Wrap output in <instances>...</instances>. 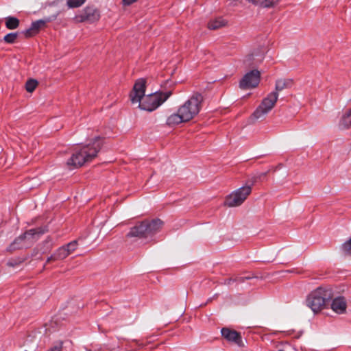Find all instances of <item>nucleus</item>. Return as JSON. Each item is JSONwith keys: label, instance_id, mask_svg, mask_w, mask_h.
Segmentation results:
<instances>
[{"label": "nucleus", "instance_id": "nucleus-8", "mask_svg": "<svg viewBox=\"0 0 351 351\" xmlns=\"http://www.w3.org/2000/svg\"><path fill=\"white\" fill-rule=\"evenodd\" d=\"M251 193L250 186H242L226 197L225 205L228 207L239 206L244 202Z\"/></svg>", "mask_w": 351, "mask_h": 351}, {"label": "nucleus", "instance_id": "nucleus-32", "mask_svg": "<svg viewBox=\"0 0 351 351\" xmlns=\"http://www.w3.org/2000/svg\"><path fill=\"white\" fill-rule=\"evenodd\" d=\"M253 58V54H250L247 56V59L245 60V62H247L248 60H251Z\"/></svg>", "mask_w": 351, "mask_h": 351}, {"label": "nucleus", "instance_id": "nucleus-9", "mask_svg": "<svg viewBox=\"0 0 351 351\" xmlns=\"http://www.w3.org/2000/svg\"><path fill=\"white\" fill-rule=\"evenodd\" d=\"M260 82V73L258 70L247 72L239 83L240 88L247 89L256 87Z\"/></svg>", "mask_w": 351, "mask_h": 351}, {"label": "nucleus", "instance_id": "nucleus-2", "mask_svg": "<svg viewBox=\"0 0 351 351\" xmlns=\"http://www.w3.org/2000/svg\"><path fill=\"white\" fill-rule=\"evenodd\" d=\"M162 223V221L159 219L151 221L145 220L132 227L127 233L126 237L128 239L134 238V241L138 239L149 241L161 229Z\"/></svg>", "mask_w": 351, "mask_h": 351}, {"label": "nucleus", "instance_id": "nucleus-18", "mask_svg": "<svg viewBox=\"0 0 351 351\" xmlns=\"http://www.w3.org/2000/svg\"><path fill=\"white\" fill-rule=\"evenodd\" d=\"M292 80L291 79H279L276 82L274 92H277L278 93V92L285 88H290Z\"/></svg>", "mask_w": 351, "mask_h": 351}, {"label": "nucleus", "instance_id": "nucleus-6", "mask_svg": "<svg viewBox=\"0 0 351 351\" xmlns=\"http://www.w3.org/2000/svg\"><path fill=\"white\" fill-rule=\"evenodd\" d=\"M171 94V91L166 93H158L156 91L154 93L145 95L140 101L138 102V107L145 111H154L163 104Z\"/></svg>", "mask_w": 351, "mask_h": 351}, {"label": "nucleus", "instance_id": "nucleus-11", "mask_svg": "<svg viewBox=\"0 0 351 351\" xmlns=\"http://www.w3.org/2000/svg\"><path fill=\"white\" fill-rule=\"evenodd\" d=\"M221 335L228 341L233 342L240 347L243 346L241 334L236 330L223 328L221 330Z\"/></svg>", "mask_w": 351, "mask_h": 351}, {"label": "nucleus", "instance_id": "nucleus-24", "mask_svg": "<svg viewBox=\"0 0 351 351\" xmlns=\"http://www.w3.org/2000/svg\"><path fill=\"white\" fill-rule=\"evenodd\" d=\"M85 1L86 0H67L66 4L69 8H75L80 7Z\"/></svg>", "mask_w": 351, "mask_h": 351}, {"label": "nucleus", "instance_id": "nucleus-17", "mask_svg": "<svg viewBox=\"0 0 351 351\" xmlns=\"http://www.w3.org/2000/svg\"><path fill=\"white\" fill-rule=\"evenodd\" d=\"M183 122H187L178 110L177 112L173 113L169 116L166 121V124L170 127L175 126Z\"/></svg>", "mask_w": 351, "mask_h": 351}, {"label": "nucleus", "instance_id": "nucleus-12", "mask_svg": "<svg viewBox=\"0 0 351 351\" xmlns=\"http://www.w3.org/2000/svg\"><path fill=\"white\" fill-rule=\"evenodd\" d=\"M80 21L95 22L99 19V13L97 9L93 7H86L82 14L79 16Z\"/></svg>", "mask_w": 351, "mask_h": 351}, {"label": "nucleus", "instance_id": "nucleus-19", "mask_svg": "<svg viewBox=\"0 0 351 351\" xmlns=\"http://www.w3.org/2000/svg\"><path fill=\"white\" fill-rule=\"evenodd\" d=\"M53 246V241L52 239L48 237L42 243L40 251L42 254H45L49 252Z\"/></svg>", "mask_w": 351, "mask_h": 351}, {"label": "nucleus", "instance_id": "nucleus-3", "mask_svg": "<svg viewBox=\"0 0 351 351\" xmlns=\"http://www.w3.org/2000/svg\"><path fill=\"white\" fill-rule=\"evenodd\" d=\"M48 231L46 226L38 227L27 230L25 232L18 237L8 247L10 252L28 248L35 243L41 235Z\"/></svg>", "mask_w": 351, "mask_h": 351}, {"label": "nucleus", "instance_id": "nucleus-23", "mask_svg": "<svg viewBox=\"0 0 351 351\" xmlns=\"http://www.w3.org/2000/svg\"><path fill=\"white\" fill-rule=\"evenodd\" d=\"M18 33L16 32H12L6 34L3 40L8 44H12L15 43L16 39L17 38Z\"/></svg>", "mask_w": 351, "mask_h": 351}, {"label": "nucleus", "instance_id": "nucleus-27", "mask_svg": "<svg viewBox=\"0 0 351 351\" xmlns=\"http://www.w3.org/2000/svg\"><path fill=\"white\" fill-rule=\"evenodd\" d=\"M256 176L254 174L252 176L250 177L247 182L245 186H250V188L252 189V187L259 180L257 178Z\"/></svg>", "mask_w": 351, "mask_h": 351}, {"label": "nucleus", "instance_id": "nucleus-7", "mask_svg": "<svg viewBox=\"0 0 351 351\" xmlns=\"http://www.w3.org/2000/svg\"><path fill=\"white\" fill-rule=\"evenodd\" d=\"M278 98L277 92L270 93L264 98L261 104L258 106L252 114V117L255 120L261 119L266 115L274 106Z\"/></svg>", "mask_w": 351, "mask_h": 351}, {"label": "nucleus", "instance_id": "nucleus-22", "mask_svg": "<svg viewBox=\"0 0 351 351\" xmlns=\"http://www.w3.org/2000/svg\"><path fill=\"white\" fill-rule=\"evenodd\" d=\"M38 85V82L36 80L30 79L27 81L25 84L26 90L29 93L33 92Z\"/></svg>", "mask_w": 351, "mask_h": 351}, {"label": "nucleus", "instance_id": "nucleus-25", "mask_svg": "<svg viewBox=\"0 0 351 351\" xmlns=\"http://www.w3.org/2000/svg\"><path fill=\"white\" fill-rule=\"evenodd\" d=\"M77 240H73L71 242L69 243L68 244L64 245L66 250H68V252L69 254H71L73 252H74L77 247Z\"/></svg>", "mask_w": 351, "mask_h": 351}, {"label": "nucleus", "instance_id": "nucleus-28", "mask_svg": "<svg viewBox=\"0 0 351 351\" xmlns=\"http://www.w3.org/2000/svg\"><path fill=\"white\" fill-rule=\"evenodd\" d=\"M251 278H252V277H250V276H245V277L241 276V277H237L235 279L230 278L228 280V284L230 285L231 282H237L239 283H243L245 282V280H249Z\"/></svg>", "mask_w": 351, "mask_h": 351}, {"label": "nucleus", "instance_id": "nucleus-21", "mask_svg": "<svg viewBox=\"0 0 351 351\" xmlns=\"http://www.w3.org/2000/svg\"><path fill=\"white\" fill-rule=\"evenodd\" d=\"M19 25V20L14 16L5 18V26L9 29H16Z\"/></svg>", "mask_w": 351, "mask_h": 351}, {"label": "nucleus", "instance_id": "nucleus-15", "mask_svg": "<svg viewBox=\"0 0 351 351\" xmlns=\"http://www.w3.org/2000/svg\"><path fill=\"white\" fill-rule=\"evenodd\" d=\"M45 23H46V21L43 20V19H40V20L34 21V22H32L30 27L25 29L23 32V34H25V36L26 37H30L33 34L37 33L38 31L39 30V29L41 27L44 26L45 25Z\"/></svg>", "mask_w": 351, "mask_h": 351}, {"label": "nucleus", "instance_id": "nucleus-30", "mask_svg": "<svg viewBox=\"0 0 351 351\" xmlns=\"http://www.w3.org/2000/svg\"><path fill=\"white\" fill-rule=\"evenodd\" d=\"M136 0H123V3L125 5H130L134 2H135Z\"/></svg>", "mask_w": 351, "mask_h": 351}, {"label": "nucleus", "instance_id": "nucleus-29", "mask_svg": "<svg viewBox=\"0 0 351 351\" xmlns=\"http://www.w3.org/2000/svg\"><path fill=\"white\" fill-rule=\"evenodd\" d=\"M267 172H261V173H257L255 175L256 176V177H258L257 178L260 181L263 178H265L267 176Z\"/></svg>", "mask_w": 351, "mask_h": 351}, {"label": "nucleus", "instance_id": "nucleus-4", "mask_svg": "<svg viewBox=\"0 0 351 351\" xmlns=\"http://www.w3.org/2000/svg\"><path fill=\"white\" fill-rule=\"evenodd\" d=\"M332 291L319 287L311 292L306 300V304L314 313L321 311L331 299Z\"/></svg>", "mask_w": 351, "mask_h": 351}, {"label": "nucleus", "instance_id": "nucleus-14", "mask_svg": "<svg viewBox=\"0 0 351 351\" xmlns=\"http://www.w3.org/2000/svg\"><path fill=\"white\" fill-rule=\"evenodd\" d=\"M346 302L343 297H337L331 303V308L339 314H342L346 311Z\"/></svg>", "mask_w": 351, "mask_h": 351}, {"label": "nucleus", "instance_id": "nucleus-16", "mask_svg": "<svg viewBox=\"0 0 351 351\" xmlns=\"http://www.w3.org/2000/svg\"><path fill=\"white\" fill-rule=\"evenodd\" d=\"M69 255L68 250L66 251L65 247L63 245L59 247L53 254H51L47 259V263L51 261L63 260Z\"/></svg>", "mask_w": 351, "mask_h": 351}, {"label": "nucleus", "instance_id": "nucleus-20", "mask_svg": "<svg viewBox=\"0 0 351 351\" xmlns=\"http://www.w3.org/2000/svg\"><path fill=\"white\" fill-rule=\"evenodd\" d=\"M226 25V21L221 18H218L214 20H211L208 23V27L210 29H217Z\"/></svg>", "mask_w": 351, "mask_h": 351}, {"label": "nucleus", "instance_id": "nucleus-26", "mask_svg": "<svg viewBox=\"0 0 351 351\" xmlns=\"http://www.w3.org/2000/svg\"><path fill=\"white\" fill-rule=\"evenodd\" d=\"M341 250L346 254H351V238L342 244Z\"/></svg>", "mask_w": 351, "mask_h": 351}, {"label": "nucleus", "instance_id": "nucleus-5", "mask_svg": "<svg viewBox=\"0 0 351 351\" xmlns=\"http://www.w3.org/2000/svg\"><path fill=\"white\" fill-rule=\"evenodd\" d=\"M203 99V96L196 93L178 108L179 112L186 121L193 119L199 112Z\"/></svg>", "mask_w": 351, "mask_h": 351}, {"label": "nucleus", "instance_id": "nucleus-31", "mask_svg": "<svg viewBox=\"0 0 351 351\" xmlns=\"http://www.w3.org/2000/svg\"><path fill=\"white\" fill-rule=\"evenodd\" d=\"M7 264H8V265H9V266L14 267V266H15V265H17V263H16V262H15V261H8V263H7Z\"/></svg>", "mask_w": 351, "mask_h": 351}, {"label": "nucleus", "instance_id": "nucleus-1", "mask_svg": "<svg viewBox=\"0 0 351 351\" xmlns=\"http://www.w3.org/2000/svg\"><path fill=\"white\" fill-rule=\"evenodd\" d=\"M101 146V139L97 137L91 143L76 147L71 156L66 161L67 166L71 169H75L91 161L97 156Z\"/></svg>", "mask_w": 351, "mask_h": 351}, {"label": "nucleus", "instance_id": "nucleus-13", "mask_svg": "<svg viewBox=\"0 0 351 351\" xmlns=\"http://www.w3.org/2000/svg\"><path fill=\"white\" fill-rule=\"evenodd\" d=\"M338 127L341 130L351 129V108L343 112L339 119Z\"/></svg>", "mask_w": 351, "mask_h": 351}, {"label": "nucleus", "instance_id": "nucleus-10", "mask_svg": "<svg viewBox=\"0 0 351 351\" xmlns=\"http://www.w3.org/2000/svg\"><path fill=\"white\" fill-rule=\"evenodd\" d=\"M146 81L145 79L137 80L130 93V99L132 104H136L145 96Z\"/></svg>", "mask_w": 351, "mask_h": 351}]
</instances>
